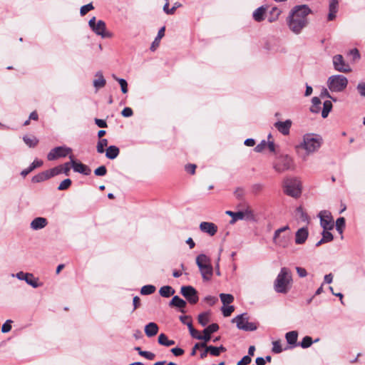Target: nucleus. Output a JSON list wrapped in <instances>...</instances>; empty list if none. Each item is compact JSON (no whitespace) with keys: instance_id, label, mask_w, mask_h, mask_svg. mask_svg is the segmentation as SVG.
Listing matches in <instances>:
<instances>
[{"instance_id":"obj_1","label":"nucleus","mask_w":365,"mask_h":365,"mask_svg":"<svg viewBox=\"0 0 365 365\" xmlns=\"http://www.w3.org/2000/svg\"><path fill=\"white\" fill-rule=\"evenodd\" d=\"M312 10L307 5H297L293 7L287 21L289 29L296 34H299L308 23L307 16Z\"/></svg>"},{"instance_id":"obj_2","label":"nucleus","mask_w":365,"mask_h":365,"mask_svg":"<svg viewBox=\"0 0 365 365\" xmlns=\"http://www.w3.org/2000/svg\"><path fill=\"white\" fill-rule=\"evenodd\" d=\"M322 144L321 136L314 133H307L303 136L302 140L296 145V150L304 160L307 157L317 152Z\"/></svg>"},{"instance_id":"obj_3","label":"nucleus","mask_w":365,"mask_h":365,"mask_svg":"<svg viewBox=\"0 0 365 365\" xmlns=\"http://www.w3.org/2000/svg\"><path fill=\"white\" fill-rule=\"evenodd\" d=\"M292 282L290 270L287 267H282L274 281V290L278 293L286 294L290 289Z\"/></svg>"},{"instance_id":"obj_4","label":"nucleus","mask_w":365,"mask_h":365,"mask_svg":"<svg viewBox=\"0 0 365 365\" xmlns=\"http://www.w3.org/2000/svg\"><path fill=\"white\" fill-rule=\"evenodd\" d=\"M348 83L347 78L341 74L329 76L327 82L328 88L332 93L343 92L346 88Z\"/></svg>"},{"instance_id":"obj_5","label":"nucleus","mask_w":365,"mask_h":365,"mask_svg":"<svg viewBox=\"0 0 365 365\" xmlns=\"http://www.w3.org/2000/svg\"><path fill=\"white\" fill-rule=\"evenodd\" d=\"M196 264L199 267L203 279L206 281L210 280L213 273L210 258L204 254H200L196 257Z\"/></svg>"},{"instance_id":"obj_6","label":"nucleus","mask_w":365,"mask_h":365,"mask_svg":"<svg viewBox=\"0 0 365 365\" xmlns=\"http://www.w3.org/2000/svg\"><path fill=\"white\" fill-rule=\"evenodd\" d=\"M274 170L279 173H284L287 170L294 168V162L291 157L287 155H280L277 158L273 163Z\"/></svg>"},{"instance_id":"obj_7","label":"nucleus","mask_w":365,"mask_h":365,"mask_svg":"<svg viewBox=\"0 0 365 365\" xmlns=\"http://www.w3.org/2000/svg\"><path fill=\"white\" fill-rule=\"evenodd\" d=\"M247 314L244 313L237 315L232 319V322L235 323L239 329L246 331H255L257 329V324L255 322H250Z\"/></svg>"},{"instance_id":"obj_8","label":"nucleus","mask_w":365,"mask_h":365,"mask_svg":"<svg viewBox=\"0 0 365 365\" xmlns=\"http://www.w3.org/2000/svg\"><path fill=\"white\" fill-rule=\"evenodd\" d=\"M88 25L96 34L101 36L102 38H110L112 36L111 33L106 31V23L102 20H98L96 22V17H93L89 20Z\"/></svg>"},{"instance_id":"obj_9","label":"nucleus","mask_w":365,"mask_h":365,"mask_svg":"<svg viewBox=\"0 0 365 365\" xmlns=\"http://www.w3.org/2000/svg\"><path fill=\"white\" fill-rule=\"evenodd\" d=\"M225 214L232 217L231 223H234L237 220H253L255 219L253 211L249 207L243 211L232 212L227 210L225 212Z\"/></svg>"},{"instance_id":"obj_10","label":"nucleus","mask_w":365,"mask_h":365,"mask_svg":"<svg viewBox=\"0 0 365 365\" xmlns=\"http://www.w3.org/2000/svg\"><path fill=\"white\" fill-rule=\"evenodd\" d=\"M284 192L291 197H298L301 194L299 182L297 179H287L284 181Z\"/></svg>"},{"instance_id":"obj_11","label":"nucleus","mask_w":365,"mask_h":365,"mask_svg":"<svg viewBox=\"0 0 365 365\" xmlns=\"http://www.w3.org/2000/svg\"><path fill=\"white\" fill-rule=\"evenodd\" d=\"M72 155V149L66 146H58L53 148L47 155V159L50 161L60 158H65Z\"/></svg>"},{"instance_id":"obj_12","label":"nucleus","mask_w":365,"mask_h":365,"mask_svg":"<svg viewBox=\"0 0 365 365\" xmlns=\"http://www.w3.org/2000/svg\"><path fill=\"white\" fill-rule=\"evenodd\" d=\"M289 230L288 226H284L282 228L277 230L274 232L273 241L274 243L279 247H286L288 246L290 240L289 235H281V233L284 232L285 230Z\"/></svg>"},{"instance_id":"obj_13","label":"nucleus","mask_w":365,"mask_h":365,"mask_svg":"<svg viewBox=\"0 0 365 365\" xmlns=\"http://www.w3.org/2000/svg\"><path fill=\"white\" fill-rule=\"evenodd\" d=\"M180 292L190 304H195L198 302L197 292L192 286L182 287Z\"/></svg>"},{"instance_id":"obj_14","label":"nucleus","mask_w":365,"mask_h":365,"mask_svg":"<svg viewBox=\"0 0 365 365\" xmlns=\"http://www.w3.org/2000/svg\"><path fill=\"white\" fill-rule=\"evenodd\" d=\"M334 68L336 71L341 73H349L351 71L350 66L345 62L341 55L338 54L333 57Z\"/></svg>"},{"instance_id":"obj_15","label":"nucleus","mask_w":365,"mask_h":365,"mask_svg":"<svg viewBox=\"0 0 365 365\" xmlns=\"http://www.w3.org/2000/svg\"><path fill=\"white\" fill-rule=\"evenodd\" d=\"M69 158L71 160V164L74 172L85 175H89L91 174V170L88 165L75 160L73 155H70Z\"/></svg>"},{"instance_id":"obj_16","label":"nucleus","mask_w":365,"mask_h":365,"mask_svg":"<svg viewBox=\"0 0 365 365\" xmlns=\"http://www.w3.org/2000/svg\"><path fill=\"white\" fill-rule=\"evenodd\" d=\"M320 217V224L324 230H331L334 227V221L327 211H322L319 215Z\"/></svg>"},{"instance_id":"obj_17","label":"nucleus","mask_w":365,"mask_h":365,"mask_svg":"<svg viewBox=\"0 0 365 365\" xmlns=\"http://www.w3.org/2000/svg\"><path fill=\"white\" fill-rule=\"evenodd\" d=\"M218 329L219 326L217 324L213 323L207 326L202 331L203 334L201 336V340L205 342L206 344L210 340L211 334L216 332Z\"/></svg>"},{"instance_id":"obj_18","label":"nucleus","mask_w":365,"mask_h":365,"mask_svg":"<svg viewBox=\"0 0 365 365\" xmlns=\"http://www.w3.org/2000/svg\"><path fill=\"white\" fill-rule=\"evenodd\" d=\"M200 229L202 232L213 236L217 232V227L213 222H202L200 224Z\"/></svg>"},{"instance_id":"obj_19","label":"nucleus","mask_w":365,"mask_h":365,"mask_svg":"<svg viewBox=\"0 0 365 365\" xmlns=\"http://www.w3.org/2000/svg\"><path fill=\"white\" fill-rule=\"evenodd\" d=\"M292 125V121L287 120L284 122L277 121L274 123V127L283 135H288Z\"/></svg>"},{"instance_id":"obj_20","label":"nucleus","mask_w":365,"mask_h":365,"mask_svg":"<svg viewBox=\"0 0 365 365\" xmlns=\"http://www.w3.org/2000/svg\"><path fill=\"white\" fill-rule=\"evenodd\" d=\"M338 0H329L328 20L332 21L336 18L338 11Z\"/></svg>"},{"instance_id":"obj_21","label":"nucleus","mask_w":365,"mask_h":365,"mask_svg":"<svg viewBox=\"0 0 365 365\" xmlns=\"http://www.w3.org/2000/svg\"><path fill=\"white\" fill-rule=\"evenodd\" d=\"M308 237V230L307 228L302 227L296 232L295 242L298 245L303 244Z\"/></svg>"},{"instance_id":"obj_22","label":"nucleus","mask_w":365,"mask_h":365,"mask_svg":"<svg viewBox=\"0 0 365 365\" xmlns=\"http://www.w3.org/2000/svg\"><path fill=\"white\" fill-rule=\"evenodd\" d=\"M47 225V220L44 217H36L31 222V227L34 230H40L45 227Z\"/></svg>"},{"instance_id":"obj_23","label":"nucleus","mask_w":365,"mask_h":365,"mask_svg":"<svg viewBox=\"0 0 365 365\" xmlns=\"http://www.w3.org/2000/svg\"><path fill=\"white\" fill-rule=\"evenodd\" d=\"M158 326L155 322H150L145 327V333L148 337L155 336L158 332Z\"/></svg>"},{"instance_id":"obj_24","label":"nucleus","mask_w":365,"mask_h":365,"mask_svg":"<svg viewBox=\"0 0 365 365\" xmlns=\"http://www.w3.org/2000/svg\"><path fill=\"white\" fill-rule=\"evenodd\" d=\"M267 10V7L262 6L259 8H257L252 14L253 19L257 21L260 22L264 20V14Z\"/></svg>"},{"instance_id":"obj_25","label":"nucleus","mask_w":365,"mask_h":365,"mask_svg":"<svg viewBox=\"0 0 365 365\" xmlns=\"http://www.w3.org/2000/svg\"><path fill=\"white\" fill-rule=\"evenodd\" d=\"M96 78L93 81V86L96 88H101L106 86V81L102 72L98 71L96 73Z\"/></svg>"},{"instance_id":"obj_26","label":"nucleus","mask_w":365,"mask_h":365,"mask_svg":"<svg viewBox=\"0 0 365 365\" xmlns=\"http://www.w3.org/2000/svg\"><path fill=\"white\" fill-rule=\"evenodd\" d=\"M43 165V161L41 160H34V162L29 165V167L26 169H24L21 171V175L24 177L26 176L29 173H30L35 168H39Z\"/></svg>"},{"instance_id":"obj_27","label":"nucleus","mask_w":365,"mask_h":365,"mask_svg":"<svg viewBox=\"0 0 365 365\" xmlns=\"http://www.w3.org/2000/svg\"><path fill=\"white\" fill-rule=\"evenodd\" d=\"M119 153L120 150L117 146L110 145L106 150V156L108 159L113 160L118 157Z\"/></svg>"},{"instance_id":"obj_28","label":"nucleus","mask_w":365,"mask_h":365,"mask_svg":"<svg viewBox=\"0 0 365 365\" xmlns=\"http://www.w3.org/2000/svg\"><path fill=\"white\" fill-rule=\"evenodd\" d=\"M298 337V333L296 331H289L286 334L285 338L287 343L292 346H297V341Z\"/></svg>"},{"instance_id":"obj_29","label":"nucleus","mask_w":365,"mask_h":365,"mask_svg":"<svg viewBox=\"0 0 365 365\" xmlns=\"http://www.w3.org/2000/svg\"><path fill=\"white\" fill-rule=\"evenodd\" d=\"M281 13H282V11L278 7H276V6L272 7L268 14V17H267L268 21L274 22V21H277L278 19L279 15L281 14Z\"/></svg>"},{"instance_id":"obj_30","label":"nucleus","mask_w":365,"mask_h":365,"mask_svg":"<svg viewBox=\"0 0 365 365\" xmlns=\"http://www.w3.org/2000/svg\"><path fill=\"white\" fill-rule=\"evenodd\" d=\"M329 230H324L322 232V238L316 244V246H319L322 243L329 242L333 240L332 234L329 232Z\"/></svg>"},{"instance_id":"obj_31","label":"nucleus","mask_w":365,"mask_h":365,"mask_svg":"<svg viewBox=\"0 0 365 365\" xmlns=\"http://www.w3.org/2000/svg\"><path fill=\"white\" fill-rule=\"evenodd\" d=\"M175 293V289L170 286H163L159 290V294L163 297H170Z\"/></svg>"},{"instance_id":"obj_32","label":"nucleus","mask_w":365,"mask_h":365,"mask_svg":"<svg viewBox=\"0 0 365 365\" xmlns=\"http://www.w3.org/2000/svg\"><path fill=\"white\" fill-rule=\"evenodd\" d=\"M170 306L176 307L180 309H183L186 306V302L182 299L180 298L178 296H175L170 301Z\"/></svg>"},{"instance_id":"obj_33","label":"nucleus","mask_w":365,"mask_h":365,"mask_svg":"<svg viewBox=\"0 0 365 365\" xmlns=\"http://www.w3.org/2000/svg\"><path fill=\"white\" fill-rule=\"evenodd\" d=\"M49 177L46 170L39 173L32 178L31 181L34 183H38L46 180H48Z\"/></svg>"},{"instance_id":"obj_34","label":"nucleus","mask_w":365,"mask_h":365,"mask_svg":"<svg viewBox=\"0 0 365 365\" xmlns=\"http://www.w3.org/2000/svg\"><path fill=\"white\" fill-rule=\"evenodd\" d=\"M332 109V103L331 101H325L323 103V109L322 110V117L323 118H326L329 112Z\"/></svg>"},{"instance_id":"obj_35","label":"nucleus","mask_w":365,"mask_h":365,"mask_svg":"<svg viewBox=\"0 0 365 365\" xmlns=\"http://www.w3.org/2000/svg\"><path fill=\"white\" fill-rule=\"evenodd\" d=\"M207 350L209 353L214 356H217L220 354L221 352H224L226 351V349L223 346H207Z\"/></svg>"},{"instance_id":"obj_36","label":"nucleus","mask_w":365,"mask_h":365,"mask_svg":"<svg viewBox=\"0 0 365 365\" xmlns=\"http://www.w3.org/2000/svg\"><path fill=\"white\" fill-rule=\"evenodd\" d=\"M310 110L312 113H318L321 110V101L318 97H314L312 100Z\"/></svg>"},{"instance_id":"obj_37","label":"nucleus","mask_w":365,"mask_h":365,"mask_svg":"<svg viewBox=\"0 0 365 365\" xmlns=\"http://www.w3.org/2000/svg\"><path fill=\"white\" fill-rule=\"evenodd\" d=\"M23 140L29 148H34L38 143V139L34 136L24 135Z\"/></svg>"},{"instance_id":"obj_38","label":"nucleus","mask_w":365,"mask_h":365,"mask_svg":"<svg viewBox=\"0 0 365 365\" xmlns=\"http://www.w3.org/2000/svg\"><path fill=\"white\" fill-rule=\"evenodd\" d=\"M158 343L165 346H170L175 344V341L169 340L165 334H160L158 336Z\"/></svg>"},{"instance_id":"obj_39","label":"nucleus","mask_w":365,"mask_h":365,"mask_svg":"<svg viewBox=\"0 0 365 365\" xmlns=\"http://www.w3.org/2000/svg\"><path fill=\"white\" fill-rule=\"evenodd\" d=\"M210 315L209 312H202L198 315V322L202 327H205L208 322H210Z\"/></svg>"},{"instance_id":"obj_40","label":"nucleus","mask_w":365,"mask_h":365,"mask_svg":"<svg viewBox=\"0 0 365 365\" xmlns=\"http://www.w3.org/2000/svg\"><path fill=\"white\" fill-rule=\"evenodd\" d=\"M46 171L48 172L49 178H53L56 175H58L62 173L63 166L58 165V166H56L51 169L47 170Z\"/></svg>"},{"instance_id":"obj_41","label":"nucleus","mask_w":365,"mask_h":365,"mask_svg":"<svg viewBox=\"0 0 365 365\" xmlns=\"http://www.w3.org/2000/svg\"><path fill=\"white\" fill-rule=\"evenodd\" d=\"M220 299L224 304H230L234 301V297L230 294H220Z\"/></svg>"},{"instance_id":"obj_42","label":"nucleus","mask_w":365,"mask_h":365,"mask_svg":"<svg viewBox=\"0 0 365 365\" xmlns=\"http://www.w3.org/2000/svg\"><path fill=\"white\" fill-rule=\"evenodd\" d=\"M108 145V140L106 138L101 139L96 146L97 152L98 153H103L105 151V147Z\"/></svg>"},{"instance_id":"obj_43","label":"nucleus","mask_w":365,"mask_h":365,"mask_svg":"<svg viewBox=\"0 0 365 365\" xmlns=\"http://www.w3.org/2000/svg\"><path fill=\"white\" fill-rule=\"evenodd\" d=\"M155 291V287L153 285H145L141 288L140 293L144 295L151 294Z\"/></svg>"},{"instance_id":"obj_44","label":"nucleus","mask_w":365,"mask_h":365,"mask_svg":"<svg viewBox=\"0 0 365 365\" xmlns=\"http://www.w3.org/2000/svg\"><path fill=\"white\" fill-rule=\"evenodd\" d=\"M312 343H313V341H312V337H310L309 336H306L302 339L299 345L302 348L307 349V348H309V346H311Z\"/></svg>"},{"instance_id":"obj_45","label":"nucleus","mask_w":365,"mask_h":365,"mask_svg":"<svg viewBox=\"0 0 365 365\" xmlns=\"http://www.w3.org/2000/svg\"><path fill=\"white\" fill-rule=\"evenodd\" d=\"M113 77L115 80L118 81V83L120 86L122 92L123 93H126L128 92V83H127L126 81L123 78H119L116 77L115 75H113Z\"/></svg>"},{"instance_id":"obj_46","label":"nucleus","mask_w":365,"mask_h":365,"mask_svg":"<svg viewBox=\"0 0 365 365\" xmlns=\"http://www.w3.org/2000/svg\"><path fill=\"white\" fill-rule=\"evenodd\" d=\"M38 279L36 278L34 274H32L31 277H27L25 279V282L33 287L34 288H37L40 286V284L38 283Z\"/></svg>"},{"instance_id":"obj_47","label":"nucleus","mask_w":365,"mask_h":365,"mask_svg":"<svg viewBox=\"0 0 365 365\" xmlns=\"http://www.w3.org/2000/svg\"><path fill=\"white\" fill-rule=\"evenodd\" d=\"M345 227V219L344 217H339L336 220V230L341 234L343 232V230Z\"/></svg>"},{"instance_id":"obj_48","label":"nucleus","mask_w":365,"mask_h":365,"mask_svg":"<svg viewBox=\"0 0 365 365\" xmlns=\"http://www.w3.org/2000/svg\"><path fill=\"white\" fill-rule=\"evenodd\" d=\"M72 181L71 179L67 178L63 180L58 187V190H67L71 185Z\"/></svg>"},{"instance_id":"obj_49","label":"nucleus","mask_w":365,"mask_h":365,"mask_svg":"<svg viewBox=\"0 0 365 365\" xmlns=\"http://www.w3.org/2000/svg\"><path fill=\"white\" fill-rule=\"evenodd\" d=\"M94 9L92 3L88 4L81 6L80 9V14L81 16L86 15L88 11L93 10Z\"/></svg>"},{"instance_id":"obj_50","label":"nucleus","mask_w":365,"mask_h":365,"mask_svg":"<svg viewBox=\"0 0 365 365\" xmlns=\"http://www.w3.org/2000/svg\"><path fill=\"white\" fill-rule=\"evenodd\" d=\"M11 276L12 277H16L19 280H24L25 281L26 277H32V274L31 273H24V272H19L16 274H12Z\"/></svg>"},{"instance_id":"obj_51","label":"nucleus","mask_w":365,"mask_h":365,"mask_svg":"<svg viewBox=\"0 0 365 365\" xmlns=\"http://www.w3.org/2000/svg\"><path fill=\"white\" fill-rule=\"evenodd\" d=\"M94 173L97 176H104L107 173V169L106 166L101 165L94 170Z\"/></svg>"},{"instance_id":"obj_52","label":"nucleus","mask_w":365,"mask_h":365,"mask_svg":"<svg viewBox=\"0 0 365 365\" xmlns=\"http://www.w3.org/2000/svg\"><path fill=\"white\" fill-rule=\"evenodd\" d=\"M204 301L210 306H212L218 301V299L215 296L209 295L204 298Z\"/></svg>"},{"instance_id":"obj_53","label":"nucleus","mask_w":365,"mask_h":365,"mask_svg":"<svg viewBox=\"0 0 365 365\" xmlns=\"http://www.w3.org/2000/svg\"><path fill=\"white\" fill-rule=\"evenodd\" d=\"M235 309L233 306H228L227 307H222V312L224 315V317H229L231 315V314L234 312Z\"/></svg>"},{"instance_id":"obj_54","label":"nucleus","mask_w":365,"mask_h":365,"mask_svg":"<svg viewBox=\"0 0 365 365\" xmlns=\"http://www.w3.org/2000/svg\"><path fill=\"white\" fill-rule=\"evenodd\" d=\"M139 354L148 360H153L155 357V354L147 351H140Z\"/></svg>"},{"instance_id":"obj_55","label":"nucleus","mask_w":365,"mask_h":365,"mask_svg":"<svg viewBox=\"0 0 365 365\" xmlns=\"http://www.w3.org/2000/svg\"><path fill=\"white\" fill-rule=\"evenodd\" d=\"M272 351L277 354L281 353L282 351V348L281 346V343L279 341H275L272 343Z\"/></svg>"},{"instance_id":"obj_56","label":"nucleus","mask_w":365,"mask_h":365,"mask_svg":"<svg viewBox=\"0 0 365 365\" xmlns=\"http://www.w3.org/2000/svg\"><path fill=\"white\" fill-rule=\"evenodd\" d=\"M206 344L205 342H201V343H197L194 345L192 347V351L190 353L191 356H195L196 354V351L197 349H202L203 347H205Z\"/></svg>"},{"instance_id":"obj_57","label":"nucleus","mask_w":365,"mask_h":365,"mask_svg":"<svg viewBox=\"0 0 365 365\" xmlns=\"http://www.w3.org/2000/svg\"><path fill=\"white\" fill-rule=\"evenodd\" d=\"M175 10H176V6H173L171 9H169V2L167 0L166 3L165 4V5L163 6V11L167 14H173L175 13Z\"/></svg>"},{"instance_id":"obj_58","label":"nucleus","mask_w":365,"mask_h":365,"mask_svg":"<svg viewBox=\"0 0 365 365\" xmlns=\"http://www.w3.org/2000/svg\"><path fill=\"white\" fill-rule=\"evenodd\" d=\"M12 323V321L11 320H7L3 325H2V327H1V331L3 333H7L9 331H11V324Z\"/></svg>"},{"instance_id":"obj_59","label":"nucleus","mask_w":365,"mask_h":365,"mask_svg":"<svg viewBox=\"0 0 365 365\" xmlns=\"http://www.w3.org/2000/svg\"><path fill=\"white\" fill-rule=\"evenodd\" d=\"M356 89L361 96L365 97V83H359Z\"/></svg>"},{"instance_id":"obj_60","label":"nucleus","mask_w":365,"mask_h":365,"mask_svg":"<svg viewBox=\"0 0 365 365\" xmlns=\"http://www.w3.org/2000/svg\"><path fill=\"white\" fill-rule=\"evenodd\" d=\"M267 147V142L265 140H262L260 143H259L255 148V150L257 153H260L264 150Z\"/></svg>"},{"instance_id":"obj_61","label":"nucleus","mask_w":365,"mask_h":365,"mask_svg":"<svg viewBox=\"0 0 365 365\" xmlns=\"http://www.w3.org/2000/svg\"><path fill=\"white\" fill-rule=\"evenodd\" d=\"M252 359L250 356H245L240 361H238L237 365H248L250 364Z\"/></svg>"},{"instance_id":"obj_62","label":"nucleus","mask_w":365,"mask_h":365,"mask_svg":"<svg viewBox=\"0 0 365 365\" xmlns=\"http://www.w3.org/2000/svg\"><path fill=\"white\" fill-rule=\"evenodd\" d=\"M133 110L129 107H125L121 112V114L124 117H130L133 115Z\"/></svg>"},{"instance_id":"obj_63","label":"nucleus","mask_w":365,"mask_h":365,"mask_svg":"<svg viewBox=\"0 0 365 365\" xmlns=\"http://www.w3.org/2000/svg\"><path fill=\"white\" fill-rule=\"evenodd\" d=\"M190 334L192 336V337L197 339L198 340H201L202 334H200L197 330L194 329V327L192 328V329L190 331Z\"/></svg>"},{"instance_id":"obj_64","label":"nucleus","mask_w":365,"mask_h":365,"mask_svg":"<svg viewBox=\"0 0 365 365\" xmlns=\"http://www.w3.org/2000/svg\"><path fill=\"white\" fill-rule=\"evenodd\" d=\"M171 352L175 356H180L184 354V350L179 347H175L171 349Z\"/></svg>"}]
</instances>
